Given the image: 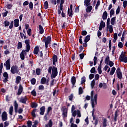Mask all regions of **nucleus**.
I'll use <instances>...</instances> for the list:
<instances>
[{"label":"nucleus","instance_id":"nucleus-1","mask_svg":"<svg viewBox=\"0 0 127 127\" xmlns=\"http://www.w3.org/2000/svg\"><path fill=\"white\" fill-rule=\"evenodd\" d=\"M58 75V68L55 66H53L52 71L51 74V79L56 78Z\"/></svg>","mask_w":127,"mask_h":127},{"label":"nucleus","instance_id":"nucleus-2","mask_svg":"<svg viewBox=\"0 0 127 127\" xmlns=\"http://www.w3.org/2000/svg\"><path fill=\"white\" fill-rule=\"evenodd\" d=\"M10 72L13 75L14 74H20L19 69L18 68V66L17 65H12L11 67Z\"/></svg>","mask_w":127,"mask_h":127},{"label":"nucleus","instance_id":"nucleus-3","mask_svg":"<svg viewBox=\"0 0 127 127\" xmlns=\"http://www.w3.org/2000/svg\"><path fill=\"white\" fill-rule=\"evenodd\" d=\"M43 42H45L46 49L48 48V45L51 42V36H48L47 38H45L43 40Z\"/></svg>","mask_w":127,"mask_h":127},{"label":"nucleus","instance_id":"nucleus-4","mask_svg":"<svg viewBox=\"0 0 127 127\" xmlns=\"http://www.w3.org/2000/svg\"><path fill=\"white\" fill-rule=\"evenodd\" d=\"M61 111L63 112L62 116L64 118H67V115L68 114V108L64 106L62 108Z\"/></svg>","mask_w":127,"mask_h":127},{"label":"nucleus","instance_id":"nucleus-5","mask_svg":"<svg viewBox=\"0 0 127 127\" xmlns=\"http://www.w3.org/2000/svg\"><path fill=\"white\" fill-rule=\"evenodd\" d=\"M120 61L121 62H124V63H127V57H126V55L124 54V52H122L121 55L120 57Z\"/></svg>","mask_w":127,"mask_h":127},{"label":"nucleus","instance_id":"nucleus-6","mask_svg":"<svg viewBox=\"0 0 127 127\" xmlns=\"http://www.w3.org/2000/svg\"><path fill=\"white\" fill-rule=\"evenodd\" d=\"M116 74L117 76L119 79V80H122L123 79V73L122 72L121 70V68L120 67H118L116 70Z\"/></svg>","mask_w":127,"mask_h":127},{"label":"nucleus","instance_id":"nucleus-7","mask_svg":"<svg viewBox=\"0 0 127 127\" xmlns=\"http://www.w3.org/2000/svg\"><path fill=\"white\" fill-rule=\"evenodd\" d=\"M4 66H5L6 70L10 69V59H8L5 62V63L3 64Z\"/></svg>","mask_w":127,"mask_h":127},{"label":"nucleus","instance_id":"nucleus-8","mask_svg":"<svg viewBox=\"0 0 127 127\" xmlns=\"http://www.w3.org/2000/svg\"><path fill=\"white\" fill-rule=\"evenodd\" d=\"M82 38H83V36H80L79 39V42L80 44H83V47H87L88 46V42H84V43H83V41H82Z\"/></svg>","mask_w":127,"mask_h":127},{"label":"nucleus","instance_id":"nucleus-9","mask_svg":"<svg viewBox=\"0 0 127 127\" xmlns=\"http://www.w3.org/2000/svg\"><path fill=\"white\" fill-rule=\"evenodd\" d=\"M3 76L4 78L3 80V83H6L8 81V73H7V72H3Z\"/></svg>","mask_w":127,"mask_h":127},{"label":"nucleus","instance_id":"nucleus-10","mask_svg":"<svg viewBox=\"0 0 127 127\" xmlns=\"http://www.w3.org/2000/svg\"><path fill=\"white\" fill-rule=\"evenodd\" d=\"M22 92H23V87L21 85V84H20L19 85V88L18 89V92L17 93V95L19 96L20 95H21Z\"/></svg>","mask_w":127,"mask_h":127},{"label":"nucleus","instance_id":"nucleus-11","mask_svg":"<svg viewBox=\"0 0 127 127\" xmlns=\"http://www.w3.org/2000/svg\"><path fill=\"white\" fill-rule=\"evenodd\" d=\"M26 52L24 50H23L20 54V57L21 60H24L25 59V56L24 55H26Z\"/></svg>","mask_w":127,"mask_h":127},{"label":"nucleus","instance_id":"nucleus-12","mask_svg":"<svg viewBox=\"0 0 127 127\" xmlns=\"http://www.w3.org/2000/svg\"><path fill=\"white\" fill-rule=\"evenodd\" d=\"M2 120L3 122L7 121V114L5 111H4L2 114Z\"/></svg>","mask_w":127,"mask_h":127},{"label":"nucleus","instance_id":"nucleus-13","mask_svg":"<svg viewBox=\"0 0 127 127\" xmlns=\"http://www.w3.org/2000/svg\"><path fill=\"white\" fill-rule=\"evenodd\" d=\"M38 52H39V47L36 46L34 49L33 53L35 55H38L39 56Z\"/></svg>","mask_w":127,"mask_h":127},{"label":"nucleus","instance_id":"nucleus-14","mask_svg":"<svg viewBox=\"0 0 127 127\" xmlns=\"http://www.w3.org/2000/svg\"><path fill=\"white\" fill-rule=\"evenodd\" d=\"M14 27H18L19 26V19H15L14 20Z\"/></svg>","mask_w":127,"mask_h":127},{"label":"nucleus","instance_id":"nucleus-15","mask_svg":"<svg viewBox=\"0 0 127 127\" xmlns=\"http://www.w3.org/2000/svg\"><path fill=\"white\" fill-rule=\"evenodd\" d=\"M107 18H108V12H107V11H105L102 14V19L106 20Z\"/></svg>","mask_w":127,"mask_h":127},{"label":"nucleus","instance_id":"nucleus-16","mask_svg":"<svg viewBox=\"0 0 127 127\" xmlns=\"http://www.w3.org/2000/svg\"><path fill=\"white\" fill-rule=\"evenodd\" d=\"M40 115L43 116V115H44V113H45V106H42L41 108H40Z\"/></svg>","mask_w":127,"mask_h":127},{"label":"nucleus","instance_id":"nucleus-17","mask_svg":"<svg viewBox=\"0 0 127 127\" xmlns=\"http://www.w3.org/2000/svg\"><path fill=\"white\" fill-rule=\"evenodd\" d=\"M70 81L71 84H72V86H75V84H76V77L74 76H72Z\"/></svg>","mask_w":127,"mask_h":127},{"label":"nucleus","instance_id":"nucleus-18","mask_svg":"<svg viewBox=\"0 0 127 127\" xmlns=\"http://www.w3.org/2000/svg\"><path fill=\"white\" fill-rule=\"evenodd\" d=\"M86 6H87V8H86L85 9L86 12H87V13L91 12V11H92V9H93V6L91 5Z\"/></svg>","mask_w":127,"mask_h":127},{"label":"nucleus","instance_id":"nucleus-19","mask_svg":"<svg viewBox=\"0 0 127 127\" xmlns=\"http://www.w3.org/2000/svg\"><path fill=\"white\" fill-rule=\"evenodd\" d=\"M39 30L40 34H43L44 33V29H43V27L41 25H39Z\"/></svg>","mask_w":127,"mask_h":127},{"label":"nucleus","instance_id":"nucleus-20","mask_svg":"<svg viewBox=\"0 0 127 127\" xmlns=\"http://www.w3.org/2000/svg\"><path fill=\"white\" fill-rule=\"evenodd\" d=\"M27 101V97L26 96H25L24 98H22L20 100V103H22V104H26V101Z\"/></svg>","mask_w":127,"mask_h":127},{"label":"nucleus","instance_id":"nucleus-21","mask_svg":"<svg viewBox=\"0 0 127 127\" xmlns=\"http://www.w3.org/2000/svg\"><path fill=\"white\" fill-rule=\"evenodd\" d=\"M20 81H21V77L20 76H17L15 80L16 84H19Z\"/></svg>","mask_w":127,"mask_h":127},{"label":"nucleus","instance_id":"nucleus-22","mask_svg":"<svg viewBox=\"0 0 127 127\" xmlns=\"http://www.w3.org/2000/svg\"><path fill=\"white\" fill-rule=\"evenodd\" d=\"M108 123V120H107V118H104L103 120L102 121V126L103 127H107V124Z\"/></svg>","mask_w":127,"mask_h":127},{"label":"nucleus","instance_id":"nucleus-23","mask_svg":"<svg viewBox=\"0 0 127 127\" xmlns=\"http://www.w3.org/2000/svg\"><path fill=\"white\" fill-rule=\"evenodd\" d=\"M84 5L86 6H89L91 5V0H84Z\"/></svg>","mask_w":127,"mask_h":127},{"label":"nucleus","instance_id":"nucleus-24","mask_svg":"<svg viewBox=\"0 0 127 127\" xmlns=\"http://www.w3.org/2000/svg\"><path fill=\"white\" fill-rule=\"evenodd\" d=\"M91 40V35H87L84 39V42H89Z\"/></svg>","mask_w":127,"mask_h":127},{"label":"nucleus","instance_id":"nucleus-25","mask_svg":"<svg viewBox=\"0 0 127 127\" xmlns=\"http://www.w3.org/2000/svg\"><path fill=\"white\" fill-rule=\"evenodd\" d=\"M92 123H93V125H94L95 127H97L98 126V124H99V120H98V118H95V120H93Z\"/></svg>","mask_w":127,"mask_h":127},{"label":"nucleus","instance_id":"nucleus-26","mask_svg":"<svg viewBox=\"0 0 127 127\" xmlns=\"http://www.w3.org/2000/svg\"><path fill=\"white\" fill-rule=\"evenodd\" d=\"M110 57L107 56L105 60V64H107V65H109V63H110Z\"/></svg>","mask_w":127,"mask_h":127},{"label":"nucleus","instance_id":"nucleus-27","mask_svg":"<svg viewBox=\"0 0 127 127\" xmlns=\"http://www.w3.org/2000/svg\"><path fill=\"white\" fill-rule=\"evenodd\" d=\"M36 111H37V109H34L31 112V115L33 118H36V115L35 114V113H36Z\"/></svg>","mask_w":127,"mask_h":127},{"label":"nucleus","instance_id":"nucleus-28","mask_svg":"<svg viewBox=\"0 0 127 127\" xmlns=\"http://www.w3.org/2000/svg\"><path fill=\"white\" fill-rule=\"evenodd\" d=\"M116 17H112L111 19V24L112 25H115V24L116 23Z\"/></svg>","mask_w":127,"mask_h":127},{"label":"nucleus","instance_id":"nucleus-29","mask_svg":"<svg viewBox=\"0 0 127 127\" xmlns=\"http://www.w3.org/2000/svg\"><path fill=\"white\" fill-rule=\"evenodd\" d=\"M93 61H94L93 65L94 66H96L98 63V58L96 56L94 57V59H93Z\"/></svg>","mask_w":127,"mask_h":127},{"label":"nucleus","instance_id":"nucleus-30","mask_svg":"<svg viewBox=\"0 0 127 127\" xmlns=\"http://www.w3.org/2000/svg\"><path fill=\"white\" fill-rule=\"evenodd\" d=\"M67 13H68V16L69 17H72V16H73V11L70 10V8H68Z\"/></svg>","mask_w":127,"mask_h":127},{"label":"nucleus","instance_id":"nucleus-31","mask_svg":"<svg viewBox=\"0 0 127 127\" xmlns=\"http://www.w3.org/2000/svg\"><path fill=\"white\" fill-rule=\"evenodd\" d=\"M31 108H32V109H34V108H37V107H38V104H37V103H36L35 102H33L31 104Z\"/></svg>","mask_w":127,"mask_h":127},{"label":"nucleus","instance_id":"nucleus-32","mask_svg":"<svg viewBox=\"0 0 127 127\" xmlns=\"http://www.w3.org/2000/svg\"><path fill=\"white\" fill-rule=\"evenodd\" d=\"M107 28L109 29V32L110 33H113V32L114 31V29L113 28V25H110L109 26H107Z\"/></svg>","mask_w":127,"mask_h":127},{"label":"nucleus","instance_id":"nucleus-33","mask_svg":"<svg viewBox=\"0 0 127 127\" xmlns=\"http://www.w3.org/2000/svg\"><path fill=\"white\" fill-rule=\"evenodd\" d=\"M36 73L37 76H39L41 73V69L40 68H37L36 69Z\"/></svg>","mask_w":127,"mask_h":127},{"label":"nucleus","instance_id":"nucleus-34","mask_svg":"<svg viewBox=\"0 0 127 127\" xmlns=\"http://www.w3.org/2000/svg\"><path fill=\"white\" fill-rule=\"evenodd\" d=\"M115 72H116V68L115 67V66H113L111 68V70L110 72V75H114V74H115Z\"/></svg>","mask_w":127,"mask_h":127},{"label":"nucleus","instance_id":"nucleus-35","mask_svg":"<svg viewBox=\"0 0 127 127\" xmlns=\"http://www.w3.org/2000/svg\"><path fill=\"white\" fill-rule=\"evenodd\" d=\"M18 109V104L16 103V101L14 103V110L15 113H17V109Z\"/></svg>","mask_w":127,"mask_h":127},{"label":"nucleus","instance_id":"nucleus-36","mask_svg":"<svg viewBox=\"0 0 127 127\" xmlns=\"http://www.w3.org/2000/svg\"><path fill=\"white\" fill-rule=\"evenodd\" d=\"M119 115H118V111H115V116H114V122H117L118 121V117Z\"/></svg>","mask_w":127,"mask_h":127},{"label":"nucleus","instance_id":"nucleus-37","mask_svg":"<svg viewBox=\"0 0 127 127\" xmlns=\"http://www.w3.org/2000/svg\"><path fill=\"white\" fill-rule=\"evenodd\" d=\"M47 79L45 77H42L41 78V84H46Z\"/></svg>","mask_w":127,"mask_h":127},{"label":"nucleus","instance_id":"nucleus-38","mask_svg":"<svg viewBox=\"0 0 127 127\" xmlns=\"http://www.w3.org/2000/svg\"><path fill=\"white\" fill-rule=\"evenodd\" d=\"M17 48V49H21L22 48V43L21 42L18 43Z\"/></svg>","mask_w":127,"mask_h":127},{"label":"nucleus","instance_id":"nucleus-39","mask_svg":"<svg viewBox=\"0 0 127 127\" xmlns=\"http://www.w3.org/2000/svg\"><path fill=\"white\" fill-rule=\"evenodd\" d=\"M114 14H115V9L112 8L110 10V17L112 18V16H113V15H114Z\"/></svg>","mask_w":127,"mask_h":127},{"label":"nucleus","instance_id":"nucleus-40","mask_svg":"<svg viewBox=\"0 0 127 127\" xmlns=\"http://www.w3.org/2000/svg\"><path fill=\"white\" fill-rule=\"evenodd\" d=\"M84 91L83 90V88L82 87H80L78 89V94L79 95H82L83 94Z\"/></svg>","mask_w":127,"mask_h":127},{"label":"nucleus","instance_id":"nucleus-41","mask_svg":"<svg viewBox=\"0 0 127 127\" xmlns=\"http://www.w3.org/2000/svg\"><path fill=\"white\" fill-rule=\"evenodd\" d=\"M96 84V80L93 79L92 81H91V88L92 89H94V87H95V84Z\"/></svg>","mask_w":127,"mask_h":127},{"label":"nucleus","instance_id":"nucleus-42","mask_svg":"<svg viewBox=\"0 0 127 127\" xmlns=\"http://www.w3.org/2000/svg\"><path fill=\"white\" fill-rule=\"evenodd\" d=\"M3 24H4L5 27L9 26L10 24L9 21H8V20H5L3 22Z\"/></svg>","mask_w":127,"mask_h":127},{"label":"nucleus","instance_id":"nucleus-43","mask_svg":"<svg viewBox=\"0 0 127 127\" xmlns=\"http://www.w3.org/2000/svg\"><path fill=\"white\" fill-rule=\"evenodd\" d=\"M85 82H86V77L83 76L82 77H81V85H83V84H84V83H85Z\"/></svg>","mask_w":127,"mask_h":127},{"label":"nucleus","instance_id":"nucleus-44","mask_svg":"<svg viewBox=\"0 0 127 127\" xmlns=\"http://www.w3.org/2000/svg\"><path fill=\"white\" fill-rule=\"evenodd\" d=\"M13 112V107L11 106L9 108V114L10 115V116H12V113Z\"/></svg>","mask_w":127,"mask_h":127},{"label":"nucleus","instance_id":"nucleus-45","mask_svg":"<svg viewBox=\"0 0 127 127\" xmlns=\"http://www.w3.org/2000/svg\"><path fill=\"white\" fill-rule=\"evenodd\" d=\"M97 71H98L99 74H102V66L101 65L98 66V67L97 68Z\"/></svg>","mask_w":127,"mask_h":127},{"label":"nucleus","instance_id":"nucleus-46","mask_svg":"<svg viewBox=\"0 0 127 127\" xmlns=\"http://www.w3.org/2000/svg\"><path fill=\"white\" fill-rule=\"evenodd\" d=\"M26 49L25 50V52H29V50H30V45H26Z\"/></svg>","mask_w":127,"mask_h":127},{"label":"nucleus","instance_id":"nucleus-47","mask_svg":"<svg viewBox=\"0 0 127 127\" xmlns=\"http://www.w3.org/2000/svg\"><path fill=\"white\" fill-rule=\"evenodd\" d=\"M44 5L45 9H47L49 5L48 2L47 1H45V2L44 3Z\"/></svg>","mask_w":127,"mask_h":127},{"label":"nucleus","instance_id":"nucleus-48","mask_svg":"<svg viewBox=\"0 0 127 127\" xmlns=\"http://www.w3.org/2000/svg\"><path fill=\"white\" fill-rule=\"evenodd\" d=\"M31 83L32 85H35L36 83V79H35V78H32L31 80Z\"/></svg>","mask_w":127,"mask_h":127},{"label":"nucleus","instance_id":"nucleus-49","mask_svg":"<svg viewBox=\"0 0 127 127\" xmlns=\"http://www.w3.org/2000/svg\"><path fill=\"white\" fill-rule=\"evenodd\" d=\"M101 4V1L98 0L97 2L96 5L95 6V9H98L99 6Z\"/></svg>","mask_w":127,"mask_h":127},{"label":"nucleus","instance_id":"nucleus-50","mask_svg":"<svg viewBox=\"0 0 127 127\" xmlns=\"http://www.w3.org/2000/svg\"><path fill=\"white\" fill-rule=\"evenodd\" d=\"M2 68H3V64L1 63L0 64V75L2 73Z\"/></svg>","mask_w":127,"mask_h":127},{"label":"nucleus","instance_id":"nucleus-51","mask_svg":"<svg viewBox=\"0 0 127 127\" xmlns=\"http://www.w3.org/2000/svg\"><path fill=\"white\" fill-rule=\"evenodd\" d=\"M100 26L102 27H106V23H105V22H104V21L101 20L100 24Z\"/></svg>","mask_w":127,"mask_h":127},{"label":"nucleus","instance_id":"nucleus-52","mask_svg":"<svg viewBox=\"0 0 127 127\" xmlns=\"http://www.w3.org/2000/svg\"><path fill=\"white\" fill-rule=\"evenodd\" d=\"M29 7L30 9H31V10H32V9H33V3H32V2L30 1L29 4Z\"/></svg>","mask_w":127,"mask_h":127},{"label":"nucleus","instance_id":"nucleus-53","mask_svg":"<svg viewBox=\"0 0 127 127\" xmlns=\"http://www.w3.org/2000/svg\"><path fill=\"white\" fill-rule=\"evenodd\" d=\"M31 94L34 97H36V91H35V89L31 91Z\"/></svg>","mask_w":127,"mask_h":127},{"label":"nucleus","instance_id":"nucleus-54","mask_svg":"<svg viewBox=\"0 0 127 127\" xmlns=\"http://www.w3.org/2000/svg\"><path fill=\"white\" fill-rule=\"evenodd\" d=\"M88 32H87V31L86 30H83L81 32V35H82L83 36H86V35H87Z\"/></svg>","mask_w":127,"mask_h":127},{"label":"nucleus","instance_id":"nucleus-55","mask_svg":"<svg viewBox=\"0 0 127 127\" xmlns=\"http://www.w3.org/2000/svg\"><path fill=\"white\" fill-rule=\"evenodd\" d=\"M57 59H58L57 55H54L53 57V61L57 62Z\"/></svg>","mask_w":127,"mask_h":127},{"label":"nucleus","instance_id":"nucleus-56","mask_svg":"<svg viewBox=\"0 0 127 127\" xmlns=\"http://www.w3.org/2000/svg\"><path fill=\"white\" fill-rule=\"evenodd\" d=\"M48 126L49 127H52V126H53V122H52V120H50Z\"/></svg>","mask_w":127,"mask_h":127},{"label":"nucleus","instance_id":"nucleus-57","mask_svg":"<svg viewBox=\"0 0 127 127\" xmlns=\"http://www.w3.org/2000/svg\"><path fill=\"white\" fill-rule=\"evenodd\" d=\"M118 47L119 48H123L124 47V44L123 43L120 42L118 43Z\"/></svg>","mask_w":127,"mask_h":127},{"label":"nucleus","instance_id":"nucleus-58","mask_svg":"<svg viewBox=\"0 0 127 127\" xmlns=\"http://www.w3.org/2000/svg\"><path fill=\"white\" fill-rule=\"evenodd\" d=\"M90 72L92 73H96V68L95 67H93L90 70Z\"/></svg>","mask_w":127,"mask_h":127},{"label":"nucleus","instance_id":"nucleus-59","mask_svg":"<svg viewBox=\"0 0 127 127\" xmlns=\"http://www.w3.org/2000/svg\"><path fill=\"white\" fill-rule=\"evenodd\" d=\"M53 68V66H49L48 69V72L49 73V74H51V72H52V69Z\"/></svg>","mask_w":127,"mask_h":127},{"label":"nucleus","instance_id":"nucleus-60","mask_svg":"<svg viewBox=\"0 0 127 127\" xmlns=\"http://www.w3.org/2000/svg\"><path fill=\"white\" fill-rule=\"evenodd\" d=\"M27 125L28 127H31L32 126V122L30 120L28 121Z\"/></svg>","mask_w":127,"mask_h":127},{"label":"nucleus","instance_id":"nucleus-61","mask_svg":"<svg viewBox=\"0 0 127 127\" xmlns=\"http://www.w3.org/2000/svg\"><path fill=\"white\" fill-rule=\"evenodd\" d=\"M108 65H110V67H113L114 65H115V63H114L112 61H109L108 63Z\"/></svg>","mask_w":127,"mask_h":127},{"label":"nucleus","instance_id":"nucleus-62","mask_svg":"<svg viewBox=\"0 0 127 127\" xmlns=\"http://www.w3.org/2000/svg\"><path fill=\"white\" fill-rule=\"evenodd\" d=\"M13 27V21H11L9 26V29H11Z\"/></svg>","mask_w":127,"mask_h":127},{"label":"nucleus","instance_id":"nucleus-63","mask_svg":"<svg viewBox=\"0 0 127 127\" xmlns=\"http://www.w3.org/2000/svg\"><path fill=\"white\" fill-rule=\"evenodd\" d=\"M127 0H124L123 1V6L124 7V8H126V7H127Z\"/></svg>","mask_w":127,"mask_h":127},{"label":"nucleus","instance_id":"nucleus-64","mask_svg":"<svg viewBox=\"0 0 127 127\" xmlns=\"http://www.w3.org/2000/svg\"><path fill=\"white\" fill-rule=\"evenodd\" d=\"M39 90H40L41 91H43L44 90V86H43V85H39Z\"/></svg>","mask_w":127,"mask_h":127}]
</instances>
